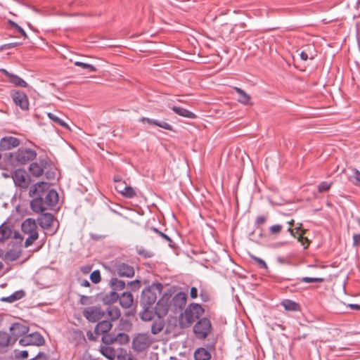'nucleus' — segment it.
<instances>
[{
	"instance_id": "nucleus-34",
	"label": "nucleus",
	"mask_w": 360,
	"mask_h": 360,
	"mask_svg": "<svg viewBox=\"0 0 360 360\" xmlns=\"http://www.w3.org/2000/svg\"><path fill=\"white\" fill-rule=\"evenodd\" d=\"M112 290L115 291H120L124 289L125 288V282L124 281L120 280L117 278H112L109 282Z\"/></svg>"
},
{
	"instance_id": "nucleus-35",
	"label": "nucleus",
	"mask_w": 360,
	"mask_h": 360,
	"mask_svg": "<svg viewBox=\"0 0 360 360\" xmlns=\"http://www.w3.org/2000/svg\"><path fill=\"white\" fill-rule=\"evenodd\" d=\"M165 323L162 318H159L154 321L151 325V333L157 335L164 328Z\"/></svg>"
},
{
	"instance_id": "nucleus-36",
	"label": "nucleus",
	"mask_w": 360,
	"mask_h": 360,
	"mask_svg": "<svg viewBox=\"0 0 360 360\" xmlns=\"http://www.w3.org/2000/svg\"><path fill=\"white\" fill-rule=\"evenodd\" d=\"M117 300H119V294L113 290L103 297V302L109 305L113 302H115Z\"/></svg>"
},
{
	"instance_id": "nucleus-26",
	"label": "nucleus",
	"mask_w": 360,
	"mask_h": 360,
	"mask_svg": "<svg viewBox=\"0 0 360 360\" xmlns=\"http://www.w3.org/2000/svg\"><path fill=\"white\" fill-rule=\"evenodd\" d=\"M25 295V292L22 290H17L9 296L3 297L0 299L1 301L13 303L17 300L22 299Z\"/></svg>"
},
{
	"instance_id": "nucleus-62",
	"label": "nucleus",
	"mask_w": 360,
	"mask_h": 360,
	"mask_svg": "<svg viewBox=\"0 0 360 360\" xmlns=\"http://www.w3.org/2000/svg\"><path fill=\"white\" fill-rule=\"evenodd\" d=\"M44 172H45V174L46 176V179H48L49 180L55 179V172H51V171L49 170L48 169L46 170H45Z\"/></svg>"
},
{
	"instance_id": "nucleus-11",
	"label": "nucleus",
	"mask_w": 360,
	"mask_h": 360,
	"mask_svg": "<svg viewBox=\"0 0 360 360\" xmlns=\"http://www.w3.org/2000/svg\"><path fill=\"white\" fill-rule=\"evenodd\" d=\"M11 97L14 103L22 110L29 109V100L27 96L20 90L11 91Z\"/></svg>"
},
{
	"instance_id": "nucleus-47",
	"label": "nucleus",
	"mask_w": 360,
	"mask_h": 360,
	"mask_svg": "<svg viewBox=\"0 0 360 360\" xmlns=\"http://www.w3.org/2000/svg\"><path fill=\"white\" fill-rule=\"evenodd\" d=\"M137 252L139 255L141 256L143 258H150L153 256V253L143 247H141L138 249Z\"/></svg>"
},
{
	"instance_id": "nucleus-43",
	"label": "nucleus",
	"mask_w": 360,
	"mask_h": 360,
	"mask_svg": "<svg viewBox=\"0 0 360 360\" xmlns=\"http://www.w3.org/2000/svg\"><path fill=\"white\" fill-rule=\"evenodd\" d=\"M115 342H118L120 344H126L129 341V337L127 334L124 333H119L115 335Z\"/></svg>"
},
{
	"instance_id": "nucleus-41",
	"label": "nucleus",
	"mask_w": 360,
	"mask_h": 360,
	"mask_svg": "<svg viewBox=\"0 0 360 360\" xmlns=\"http://www.w3.org/2000/svg\"><path fill=\"white\" fill-rule=\"evenodd\" d=\"M47 115L56 124H57L65 129H69L68 125L63 120H61L60 117H58L56 115L51 113V112H49L47 114Z\"/></svg>"
},
{
	"instance_id": "nucleus-19",
	"label": "nucleus",
	"mask_w": 360,
	"mask_h": 360,
	"mask_svg": "<svg viewBox=\"0 0 360 360\" xmlns=\"http://www.w3.org/2000/svg\"><path fill=\"white\" fill-rule=\"evenodd\" d=\"M186 302V295L184 292H179L176 293L172 298L171 297L170 303L172 304L175 309H182Z\"/></svg>"
},
{
	"instance_id": "nucleus-2",
	"label": "nucleus",
	"mask_w": 360,
	"mask_h": 360,
	"mask_svg": "<svg viewBox=\"0 0 360 360\" xmlns=\"http://www.w3.org/2000/svg\"><path fill=\"white\" fill-rule=\"evenodd\" d=\"M163 286L160 283H153L145 288L141 292L140 303L142 307L150 309L160 295Z\"/></svg>"
},
{
	"instance_id": "nucleus-16",
	"label": "nucleus",
	"mask_w": 360,
	"mask_h": 360,
	"mask_svg": "<svg viewBox=\"0 0 360 360\" xmlns=\"http://www.w3.org/2000/svg\"><path fill=\"white\" fill-rule=\"evenodd\" d=\"M117 192L120 193L123 197L127 198H133L136 196V192L134 188L127 186L126 183L118 184L115 187Z\"/></svg>"
},
{
	"instance_id": "nucleus-5",
	"label": "nucleus",
	"mask_w": 360,
	"mask_h": 360,
	"mask_svg": "<svg viewBox=\"0 0 360 360\" xmlns=\"http://www.w3.org/2000/svg\"><path fill=\"white\" fill-rule=\"evenodd\" d=\"M211 330L212 324L207 318L199 319L193 326V333L198 339H205Z\"/></svg>"
},
{
	"instance_id": "nucleus-14",
	"label": "nucleus",
	"mask_w": 360,
	"mask_h": 360,
	"mask_svg": "<svg viewBox=\"0 0 360 360\" xmlns=\"http://www.w3.org/2000/svg\"><path fill=\"white\" fill-rule=\"evenodd\" d=\"M13 179L15 186L26 189L29 186V181L27 174L24 170L17 169L15 171Z\"/></svg>"
},
{
	"instance_id": "nucleus-31",
	"label": "nucleus",
	"mask_w": 360,
	"mask_h": 360,
	"mask_svg": "<svg viewBox=\"0 0 360 360\" xmlns=\"http://www.w3.org/2000/svg\"><path fill=\"white\" fill-rule=\"evenodd\" d=\"M14 344L13 337L4 331H0V347H5Z\"/></svg>"
},
{
	"instance_id": "nucleus-15",
	"label": "nucleus",
	"mask_w": 360,
	"mask_h": 360,
	"mask_svg": "<svg viewBox=\"0 0 360 360\" xmlns=\"http://www.w3.org/2000/svg\"><path fill=\"white\" fill-rule=\"evenodd\" d=\"M20 143L18 138L13 136H4L0 140V150L6 151L18 147Z\"/></svg>"
},
{
	"instance_id": "nucleus-51",
	"label": "nucleus",
	"mask_w": 360,
	"mask_h": 360,
	"mask_svg": "<svg viewBox=\"0 0 360 360\" xmlns=\"http://www.w3.org/2000/svg\"><path fill=\"white\" fill-rule=\"evenodd\" d=\"M128 285H129V288L131 290L136 291L140 288L141 282H140V281L136 279V280L129 282Z\"/></svg>"
},
{
	"instance_id": "nucleus-20",
	"label": "nucleus",
	"mask_w": 360,
	"mask_h": 360,
	"mask_svg": "<svg viewBox=\"0 0 360 360\" xmlns=\"http://www.w3.org/2000/svg\"><path fill=\"white\" fill-rule=\"evenodd\" d=\"M112 328V323L110 320L98 321L94 328V333L96 335L108 333Z\"/></svg>"
},
{
	"instance_id": "nucleus-57",
	"label": "nucleus",
	"mask_w": 360,
	"mask_h": 360,
	"mask_svg": "<svg viewBox=\"0 0 360 360\" xmlns=\"http://www.w3.org/2000/svg\"><path fill=\"white\" fill-rule=\"evenodd\" d=\"M16 357L18 359H26L28 357V351L27 350H22L19 352L18 354H15Z\"/></svg>"
},
{
	"instance_id": "nucleus-54",
	"label": "nucleus",
	"mask_w": 360,
	"mask_h": 360,
	"mask_svg": "<svg viewBox=\"0 0 360 360\" xmlns=\"http://www.w3.org/2000/svg\"><path fill=\"white\" fill-rule=\"evenodd\" d=\"M20 44L18 43V42L5 44L2 45L1 46H0V51L14 48L16 46L20 45Z\"/></svg>"
},
{
	"instance_id": "nucleus-64",
	"label": "nucleus",
	"mask_w": 360,
	"mask_h": 360,
	"mask_svg": "<svg viewBox=\"0 0 360 360\" xmlns=\"http://www.w3.org/2000/svg\"><path fill=\"white\" fill-rule=\"evenodd\" d=\"M347 307L352 310H360V304H349Z\"/></svg>"
},
{
	"instance_id": "nucleus-23",
	"label": "nucleus",
	"mask_w": 360,
	"mask_h": 360,
	"mask_svg": "<svg viewBox=\"0 0 360 360\" xmlns=\"http://www.w3.org/2000/svg\"><path fill=\"white\" fill-rule=\"evenodd\" d=\"M37 221L42 229H48L53 221V216L51 213H44L38 217Z\"/></svg>"
},
{
	"instance_id": "nucleus-45",
	"label": "nucleus",
	"mask_w": 360,
	"mask_h": 360,
	"mask_svg": "<svg viewBox=\"0 0 360 360\" xmlns=\"http://www.w3.org/2000/svg\"><path fill=\"white\" fill-rule=\"evenodd\" d=\"M332 184H333L332 182L322 181L318 185V187H317L318 191L319 193H323L324 191H327L330 188Z\"/></svg>"
},
{
	"instance_id": "nucleus-13",
	"label": "nucleus",
	"mask_w": 360,
	"mask_h": 360,
	"mask_svg": "<svg viewBox=\"0 0 360 360\" xmlns=\"http://www.w3.org/2000/svg\"><path fill=\"white\" fill-rule=\"evenodd\" d=\"M10 335L11 337H13L14 343L17 341V340L21 337L25 336V335L28 332L29 328L25 325L20 323H14L10 326Z\"/></svg>"
},
{
	"instance_id": "nucleus-42",
	"label": "nucleus",
	"mask_w": 360,
	"mask_h": 360,
	"mask_svg": "<svg viewBox=\"0 0 360 360\" xmlns=\"http://www.w3.org/2000/svg\"><path fill=\"white\" fill-rule=\"evenodd\" d=\"M27 234L28 237L26 238L24 243L25 248H28L29 246L32 245L34 242L39 238L38 232H33Z\"/></svg>"
},
{
	"instance_id": "nucleus-10",
	"label": "nucleus",
	"mask_w": 360,
	"mask_h": 360,
	"mask_svg": "<svg viewBox=\"0 0 360 360\" xmlns=\"http://www.w3.org/2000/svg\"><path fill=\"white\" fill-rule=\"evenodd\" d=\"M44 342V337L39 333H32L30 335H25L19 340V343L22 346H41L43 345Z\"/></svg>"
},
{
	"instance_id": "nucleus-58",
	"label": "nucleus",
	"mask_w": 360,
	"mask_h": 360,
	"mask_svg": "<svg viewBox=\"0 0 360 360\" xmlns=\"http://www.w3.org/2000/svg\"><path fill=\"white\" fill-rule=\"evenodd\" d=\"M298 241L301 242L302 245L304 246V248H307L309 244V240L307 238H304L302 236H300L297 237Z\"/></svg>"
},
{
	"instance_id": "nucleus-4",
	"label": "nucleus",
	"mask_w": 360,
	"mask_h": 360,
	"mask_svg": "<svg viewBox=\"0 0 360 360\" xmlns=\"http://www.w3.org/2000/svg\"><path fill=\"white\" fill-rule=\"evenodd\" d=\"M153 339L148 333H139L133 339L131 348L137 352H143L153 343Z\"/></svg>"
},
{
	"instance_id": "nucleus-12",
	"label": "nucleus",
	"mask_w": 360,
	"mask_h": 360,
	"mask_svg": "<svg viewBox=\"0 0 360 360\" xmlns=\"http://www.w3.org/2000/svg\"><path fill=\"white\" fill-rule=\"evenodd\" d=\"M115 269L119 276L131 278L134 276V267L127 263H117Z\"/></svg>"
},
{
	"instance_id": "nucleus-24",
	"label": "nucleus",
	"mask_w": 360,
	"mask_h": 360,
	"mask_svg": "<svg viewBox=\"0 0 360 360\" xmlns=\"http://www.w3.org/2000/svg\"><path fill=\"white\" fill-rule=\"evenodd\" d=\"M99 351L103 356L109 360H114L118 353V350H115L112 346L108 345H101Z\"/></svg>"
},
{
	"instance_id": "nucleus-8",
	"label": "nucleus",
	"mask_w": 360,
	"mask_h": 360,
	"mask_svg": "<svg viewBox=\"0 0 360 360\" xmlns=\"http://www.w3.org/2000/svg\"><path fill=\"white\" fill-rule=\"evenodd\" d=\"M36 156L37 153L34 150L23 148H19L14 155H11V157H14L15 160L20 165H25L33 160Z\"/></svg>"
},
{
	"instance_id": "nucleus-32",
	"label": "nucleus",
	"mask_w": 360,
	"mask_h": 360,
	"mask_svg": "<svg viewBox=\"0 0 360 360\" xmlns=\"http://www.w3.org/2000/svg\"><path fill=\"white\" fill-rule=\"evenodd\" d=\"M108 320L110 322L118 319L121 316L120 309L116 306L109 305L107 309Z\"/></svg>"
},
{
	"instance_id": "nucleus-56",
	"label": "nucleus",
	"mask_w": 360,
	"mask_h": 360,
	"mask_svg": "<svg viewBox=\"0 0 360 360\" xmlns=\"http://www.w3.org/2000/svg\"><path fill=\"white\" fill-rule=\"evenodd\" d=\"M200 296L203 302H208L210 300V295L205 290H201Z\"/></svg>"
},
{
	"instance_id": "nucleus-48",
	"label": "nucleus",
	"mask_w": 360,
	"mask_h": 360,
	"mask_svg": "<svg viewBox=\"0 0 360 360\" xmlns=\"http://www.w3.org/2000/svg\"><path fill=\"white\" fill-rule=\"evenodd\" d=\"M251 259L252 260H254L257 266L260 268V269H264L265 270H267L268 269V266H267V264L265 262L264 260H263L262 259L259 258V257H257L256 256H254V255H252L251 256Z\"/></svg>"
},
{
	"instance_id": "nucleus-44",
	"label": "nucleus",
	"mask_w": 360,
	"mask_h": 360,
	"mask_svg": "<svg viewBox=\"0 0 360 360\" xmlns=\"http://www.w3.org/2000/svg\"><path fill=\"white\" fill-rule=\"evenodd\" d=\"M143 310L140 312V318L143 321H150L152 319V312L149 311V309H146L145 307H143Z\"/></svg>"
},
{
	"instance_id": "nucleus-59",
	"label": "nucleus",
	"mask_w": 360,
	"mask_h": 360,
	"mask_svg": "<svg viewBox=\"0 0 360 360\" xmlns=\"http://www.w3.org/2000/svg\"><path fill=\"white\" fill-rule=\"evenodd\" d=\"M353 245L355 247L360 246V234H354L353 236Z\"/></svg>"
},
{
	"instance_id": "nucleus-38",
	"label": "nucleus",
	"mask_w": 360,
	"mask_h": 360,
	"mask_svg": "<svg viewBox=\"0 0 360 360\" xmlns=\"http://www.w3.org/2000/svg\"><path fill=\"white\" fill-rule=\"evenodd\" d=\"M71 336L72 339L78 344L85 341L84 333L81 330H72L71 332Z\"/></svg>"
},
{
	"instance_id": "nucleus-61",
	"label": "nucleus",
	"mask_w": 360,
	"mask_h": 360,
	"mask_svg": "<svg viewBox=\"0 0 360 360\" xmlns=\"http://www.w3.org/2000/svg\"><path fill=\"white\" fill-rule=\"evenodd\" d=\"M190 297L195 299L198 297V289L195 287H192L190 290Z\"/></svg>"
},
{
	"instance_id": "nucleus-30",
	"label": "nucleus",
	"mask_w": 360,
	"mask_h": 360,
	"mask_svg": "<svg viewBox=\"0 0 360 360\" xmlns=\"http://www.w3.org/2000/svg\"><path fill=\"white\" fill-rule=\"evenodd\" d=\"M194 359L195 360H210L211 354L204 347H200L195 351Z\"/></svg>"
},
{
	"instance_id": "nucleus-7",
	"label": "nucleus",
	"mask_w": 360,
	"mask_h": 360,
	"mask_svg": "<svg viewBox=\"0 0 360 360\" xmlns=\"http://www.w3.org/2000/svg\"><path fill=\"white\" fill-rule=\"evenodd\" d=\"M82 314L88 321L96 323L104 317L105 311L99 306H91L84 308Z\"/></svg>"
},
{
	"instance_id": "nucleus-55",
	"label": "nucleus",
	"mask_w": 360,
	"mask_h": 360,
	"mask_svg": "<svg viewBox=\"0 0 360 360\" xmlns=\"http://www.w3.org/2000/svg\"><path fill=\"white\" fill-rule=\"evenodd\" d=\"M266 217L263 215L257 216L255 219V226H259L261 224H263L266 222Z\"/></svg>"
},
{
	"instance_id": "nucleus-25",
	"label": "nucleus",
	"mask_w": 360,
	"mask_h": 360,
	"mask_svg": "<svg viewBox=\"0 0 360 360\" xmlns=\"http://www.w3.org/2000/svg\"><path fill=\"white\" fill-rule=\"evenodd\" d=\"M37 227L35 221L30 218L26 219L21 225L22 231L26 234L37 232Z\"/></svg>"
},
{
	"instance_id": "nucleus-9",
	"label": "nucleus",
	"mask_w": 360,
	"mask_h": 360,
	"mask_svg": "<svg viewBox=\"0 0 360 360\" xmlns=\"http://www.w3.org/2000/svg\"><path fill=\"white\" fill-rule=\"evenodd\" d=\"M170 300L171 295L165 293L156 303L155 310L159 318H162L168 313L171 305Z\"/></svg>"
},
{
	"instance_id": "nucleus-40",
	"label": "nucleus",
	"mask_w": 360,
	"mask_h": 360,
	"mask_svg": "<svg viewBox=\"0 0 360 360\" xmlns=\"http://www.w3.org/2000/svg\"><path fill=\"white\" fill-rule=\"evenodd\" d=\"M117 359V360H135L131 354H128L125 349L122 348L118 349Z\"/></svg>"
},
{
	"instance_id": "nucleus-22",
	"label": "nucleus",
	"mask_w": 360,
	"mask_h": 360,
	"mask_svg": "<svg viewBox=\"0 0 360 360\" xmlns=\"http://www.w3.org/2000/svg\"><path fill=\"white\" fill-rule=\"evenodd\" d=\"M119 302L122 308L129 309L132 306L134 297L130 292H124L119 295Z\"/></svg>"
},
{
	"instance_id": "nucleus-63",
	"label": "nucleus",
	"mask_w": 360,
	"mask_h": 360,
	"mask_svg": "<svg viewBox=\"0 0 360 360\" xmlns=\"http://www.w3.org/2000/svg\"><path fill=\"white\" fill-rule=\"evenodd\" d=\"M15 31H17L18 33L21 34L22 36H23L25 39L27 38V33L25 32V31L20 27V26H18L15 29Z\"/></svg>"
},
{
	"instance_id": "nucleus-53",
	"label": "nucleus",
	"mask_w": 360,
	"mask_h": 360,
	"mask_svg": "<svg viewBox=\"0 0 360 360\" xmlns=\"http://www.w3.org/2000/svg\"><path fill=\"white\" fill-rule=\"evenodd\" d=\"M283 226L280 224H275L269 228L271 234H278L282 230Z\"/></svg>"
},
{
	"instance_id": "nucleus-46",
	"label": "nucleus",
	"mask_w": 360,
	"mask_h": 360,
	"mask_svg": "<svg viewBox=\"0 0 360 360\" xmlns=\"http://www.w3.org/2000/svg\"><path fill=\"white\" fill-rule=\"evenodd\" d=\"M75 65L81 67L83 69H87L89 72H95L96 70V68L93 65L80 61H76L75 63Z\"/></svg>"
},
{
	"instance_id": "nucleus-37",
	"label": "nucleus",
	"mask_w": 360,
	"mask_h": 360,
	"mask_svg": "<svg viewBox=\"0 0 360 360\" xmlns=\"http://www.w3.org/2000/svg\"><path fill=\"white\" fill-rule=\"evenodd\" d=\"M351 170L352 174L349 177V181L354 186L360 187V171L356 168H352Z\"/></svg>"
},
{
	"instance_id": "nucleus-28",
	"label": "nucleus",
	"mask_w": 360,
	"mask_h": 360,
	"mask_svg": "<svg viewBox=\"0 0 360 360\" xmlns=\"http://www.w3.org/2000/svg\"><path fill=\"white\" fill-rule=\"evenodd\" d=\"M172 110L178 115L184 117L189 119H195L196 117V115L193 112L181 107L173 106Z\"/></svg>"
},
{
	"instance_id": "nucleus-49",
	"label": "nucleus",
	"mask_w": 360,
	"mask_h": 360,
	"mask_svg": "<svg viewBox=\"0 0 360 360\" xmlns=\"http://www.w3.org/2000/svg\"><path fill=\"white\" fill-rule=\"evenodd\" d=\"M90 279L94 283H98L101 281V274L98 270H94L90 274Z\"/></svg>"
},
{
	"instance_id": "nucleus-39",
	"label": "nucleus",
	"mask_w": 360,
	"mask_h": 360,
	"mask_svg": "<svg viewBox=\"0 0 360 360\" xmlns=\"http://www.w3.org/2000/svg\"><path fill=\"white\" fill-rule=\"evenodd\" d=\"M101 341L103 342L101 345L110 346L115 342V334L109 333V332L103 334L101 337Z\"/></svg>"
},
{
	"instance_id": "nucleus-17",
	"label": "nucleus",
	"mask_w": 360,
	"mask_h": 360,
	"mask_svg": "<svg viewBox=\"0 0 360 360\" xmlns=\"http://www.w3.org/2000/svg\"><path fill=\"white\" fill-rule=\"evenodd\" d=\"M0 71L8 77V82L14 86L20 87L27 86V83L19 76L10 73L6 69H1Z\"/></svg>"
},
{
	"instance_id": "nucleus-6",
	"label": "nucleus",
	"mask_w": 360,
	"mask_h": 360,
	"mask_svg": "<svg viewBox=\"0 0 360 360\" xmlns=\"http://www.w3.org/2000/svg\"><path fill=\"white\" fill-rule=\"evenodd\" d=\"M51 166V162L48 158L40 157L38 161L34 162L30 165L29 170L32 176L39 177L43 174L44 171Z\"/></svg>"
},
{
	"instance_id": "nucleus-60",
	"label": "nucleus",
	"mask_w": 360,
	"mask_h": 360,
	"mask_svg": "<svg viewBox=\"0 0 360 360\" xmlns=\"http://www.w3.org/2000/svg\"><path fill=\"white\" fill-rule=\"evenodd\" d=\"M89 236L92 240H96V241L101 240L105 238V236H103V235L96 234V233H91Z\"/></svg>"
},
{
	"instance_id": "nucleus-27",
	"label": "nucleus",
	"mask_w": 360,
	"mask_h": 360,
	"mask_svg": "<svg viewBox=\"0 0 360 360\" xmlns=\"http://www.w3.org/2000/svg\"><path fill=\"white\" fill-rule=\"evenodd\" d=\"M234 89L238 96V101L239 103L244 105L251 104V98L249 94L239 87H235Z\"/></svg>"
},
{
	"instance_id": "nucleus-1",
	"label": "nucleus",
	"mask_w": 360,
	"mask_h": 360,
	"mask_svg": "<svg viewBox=\"0 0 360 360\" xmlns=\"http://www.w3.org/2000/svg\"><path fill=\"white\" fill-rule=\"evenodd\" d=\"M29 195L33 198L30 202V207L36 213L42 212L55 206L58 201L57 191L51 189L50 185L44 181L34 184L30 188Z\"/></svg>"
},
{
	"instance_id": "nucleus-21",
	"label": "nucleus",
	"mask_w": 360,
	"mask_h": 360,
	"mask_svg": "<svg viewBox=\"0 0 360 360\" xmlns=\"http://www.w3.org/2000/svg\"><path fill=\"white\" fill-rule=\"evenodd\" d=\"M22 253V248L20 245H16L13 248L8 250L5 253V261L6 262H14L17 260Z\"/></svg>"
},
{
	"instance_id": "nucleus-50",
	"label": "nucleus",
	"mask_w": 360,
	"mask_h": 360,
	"mask_svg": "<svg viewBox=\"0 0 360 360\" xmlns=\"http://www.w3.org/2000/svg\"><path fill=\"white\" fill-rule=\"evenodd\" d=\"M304 283H322L324 279L322 278H313V277H303L300 279Z\"/></svg>"
},
{
	"instance_id": "nucleus-33",
	"label": "nucleus",
	"mask_w": 360,
	"mask_h": 360,
	"mask_svg": "<svg viewBox=\"0 0 360 360\" xmlns=\"http://www.w3.org/2000/svg\"><path fill=\"white\" fill-rule=\"evenodd\" d=\"M281 305L286 311H297L300 310V305L298 303L291 300H284L281 302Z\"/></svg>"
},
{
	"instance_id": "nucleus-29",
	"label": "nucleus",
	"mask_w": 360,
	"mask_h": 360,
	"mask_svg": "<svg viewBox=\"0 0 360 360\" xmlns=\"http://www.w3.org/2000/svg\"><path fill=\"white\" fill-rule=\"evenodd\" d=\"M12 236V229L4 223L0 226V243H4Z\"/></svg>"
},
{
	"instance_id": "nucleus-3",
	"label": "nucleus",
	"mask_w": 360,
	"mask_h": 360,
	"mask_svg": "<svg viewBox=\"0 0 360 360\" xmlns=\"http://www.w3.org/2000/svg\"><path fill=\"white\" fill-rule=\"evenodd\" d=\"M204 313V309L197 303L190 304L181 314L182 320L181 324L183 326H190L196 319H198Z\"/></svg>"
},
{
	"instance_id": "nucleus-18",
	"label": "nucleus",
	"mask_w": 360,
	"mask_h": 360,
	"mask_svg": "<svg viewBox=\"0 0 360 360\" xmlns=\"http://www.w3.org/2000/svg\"><path fill=\"white\" fill-rule=\"evenodd\" d=\"M139 122L143 124L148 123V124L155 125L169 131H172L173 129L172 126L164 120H158L148 117H141L139 119Z\"/></svg>"
},
{
	"instance_id": "nucleus-52",
	"label": "nucleus",
	"mask_w": 360,
	"mask_h": 360,
	"mask_svg": "<svg viewBox=\"0 0 360 360\" xmlns=\"http://www.w3.org/2000/svg\"><path fill=\"white\" fill-rule=\"evenodd\" d=\"M79 303L82 305H88L92 303V298L90 296L80 295Z\"/></svg>"
}]
</instances>
